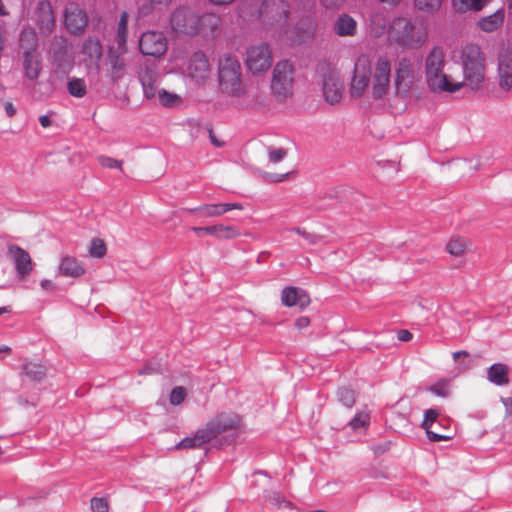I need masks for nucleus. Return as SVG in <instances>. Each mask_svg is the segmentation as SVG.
<instances>
[{
  "label": "nucleus",
  "mask_w": 512,
  "mask_h": 512,
  "mask_svg": "<svg viewBox=\"0 0 512 512\" xmlns=\"http://www.w3.org/2000/svg\"><path fill=\"white\" fill-rule=\"evenodd\" d=\"M450 382L447 379H439L434 384L430 385L427 390L431 393L440 396V397H448L450 394Z\"/></svg>",
  "instance_id": "36"
},
{
  "label": "nucleus",
  "mask_w": 512,
  "mask_h": 512,
  "mask_svg": "<svg viewBox=\"0 0 512 512\" xmlns=\"http://www.w3.org/2000/svg\"><path fill=\"white\" fill-rule=\"evenodd\" d=\"M128 13L122 12L118 26H117V33H116V43L117 48L120 49L121 52H127V35H128Z\"/></svg>",
  "instance_id": "29"
},
{
  "label": "nucleus",
  "mask_w": 512,
  "mask_h": 512,
  "mask_svg": "<svg viewBox=\"0 0 512 512\" xmlns=\"http://www.w3.org/2000/svg\"><path fill=\"white\" fill-rule=\"evenodd\" d=\"M209 134H210V140L215 147H221L223 145L222 142L217 140V138L214 136L213 131L211 129L209 130Z\"/></svg>",
  "instance_id": "61"
},
{
  "label": "nucleus",
  "mask_w": 512,
  "mask_h": 512,
  "mask_svg": "<svg viewBox=\"0 0 512 512\" xmlns=\"http://www.w3.org/2000/svg\"><path fill=\"white\" fill-rule=\"evenodd\" d=\"M139 49L143 55L159 57L167 50V40L159 32H145L140 37Z\"/></svg>",
  "instance_id": "15"
},
{
  "label": "nucleus",
  "mask_w": 512,
  "mask_h": 512,
  "mask_svg": "<svg viewBox=\"0 0 512 512\" xmlns=\"http://www.w3.org/2000/svg\"><path fill=\"white\" fill-rule=\"evenodd\" d=\"M218 79L221 90L230 96L240 97L244 90L241 81V67L232 55H224L219 61Z\"/></svg>",
  "instance_id": "6"
},
{
  "label": "nucleus",
  "mask_w": 512,
  "mask_h": 512,
  "mask_svg": "<svg viewBox=\"0 0 512 512\" xmlns=\"http://www.w3.org/2000/svg\"><path fill=\"white\" fill-rule=\"evenodd\" d=\"M241 427V417L235 413H220L208 421L205 426L198 428L192 436L179 441L174 449H199L208 444L221 433L237 431Z\"/></svg>",
  "instance_id": "3"
},
{
  "label": "nucleus",
  "mask_w": 512,
  "mask_h": 512,
  "mask_svg": "<svg viewBox=\"0 0 512 512\" xmlns=\"http://www.w3.org/2000/svg\"><path fill=\"white\" fill-rule=\"evenodd\" d=\"M32 20L42 36H50L56 28V17L49 0H40L32 14Z\"/></svg>",
  "instance_id": "13"
},
{
  "label": "nucleus",
  "mask_w": 512,
  "mask_h": 512,
  "mask_svg": "<svg viewBox=\"0 0 512 512\" xmlns=\"http://www.w3.org/2000/svg\"><path fill=\"white\" fill-rule=\"evenodd\" d=\"M8 255L13 261L17 279L25 280L33 270V262L29 253L18 245L8 247Z\"/></svg>",
  "instance_id": "16"
},
{
  "label": "nucleus",
  "mask_w": 512,
  "mask_h": 512,
  "mask_svg": "<svg viewBox=\"0 0 512 512\" xmlns=\"http://www.w3.org/2000/svg\"><path fill=\"white\" fill-rule=\"evenodd\" d=\"M186 395V390L182 386H176L170 392L169 402L174 406L180 405L184 402Z\"/></svg>",
  "instance_id": "44"
},
{
  "label": "nucleus",
  "mask_w": 512,
  "mask_h": 512,
  "mask_svg": "<svg viewBox=\"0 0 512 512\" xmlns=\"http://www.w3.org/2000/svg\"><path fill=\"white\" fill-rule=\"evenodd\" d=\"M215 5H227L232 3L234 0H210Z\"/></svg>",
  "instance_id": "63"
},
{
  "label": "nucleus",
  "mask_w": 512,
  "mask_h": 512,
  "mask_svg": "<svg viewBox=\"0 0 512 512\" xmlns=\"http://www.w3.org/2000/svg\"><path fill=\"white\" fill-rule=\"evenodd\" d=\"M317 72L322 78V90L325 100L331 104H338L343 94V83L339 73L331 69L327 63H319Z\"/></svg>",
  "instance_id": "10"
},
{
  "label": "nucleus",
  "mask_w": 512,
  "mask_h": 512,
  "mask_svg": "<svg viewBox=\"0 0 512 512\" xmlns=\"http://www.w3.org/2000/svg\"><path fill=\"white\" fill-rule=\"evenodd\" d=\"M155 78L154 72L149 69L139 75L143 93L147 99H153L156 96Z\"/></svg>",
  "instance_id": "30"
},
{
  "label": "nucleus",
  "mask_w": 512,
  "mask_h": 512,
  "mask_svg": "<svg viewBox=\"0 0 512 512\" xmlns=\"http://www.w3.org/2000/svg\"><path fill=\"white\" fill-rule=\"evenodd\" d=\"M88 24V16L84 9L76 3H69L64 11V25L74 35H81Z\"/></svg>",
  "instance_id": "14"
},
{
  "label": "nucleus",
  "mask_w": 512,
  "mask_h": 512,
  "mask_svg": "<svg viewBox=\"0 0 512 512\" xmlns=\"http://www.w3.org/2000/svg\"><path fill=\"white\" fill-rule=\"evenodd\" d=\"M272 51L269 44L262 42L246 49L245 64L253 74L267 71L272 65Z\"/></svg>",
  "instance_id": "12"
},
{
  "label": "nucleus",
  "mask_w": 512,
  "mask_h": 512,
  "mask_svg": "<svg viewBox=\"0 0 512 512\" xmlns=\"http://www.w3.org/2000/svg\"><path fill=\"white\" fill-rule=\"evenodd\" d=\"M414 5L419 11L432 14L439 10L442 0H414Z\"/></svg>",
  "instance_id": "35"
},
{
  "label": "nucleus",
  "mask_w": 512,
  "mask_h": 512,
  "mask_svg": "<svg viewBox=\"0 0 512 512\" xmlns=\"http://www.w3.org/2000/svg\"><path fill=\"white\" fill-rule=\"evenodd\" d=\"M310 325V319L307 316H301L295 320V327L297 329H304Z\"/></svg>",
  "instance_id": "56"
},
{
  "label": "nucleus",
  "mask_w": 512,
  "mask_h": 512,
  "mask_svg": "<svg viewBox=\"0 0 512 512\" xmlns=\"http://www.w3.org/2000/svg\"><path fill=\"white\" fill-rule=\"evenodd\" d=\"M502 403L504 404V406L506 408H510V407H512V398L511 397L502 398Z\"/></svg>",
  "instance_id": "64"
},
{
  "label": "nucleus",
  "mask_w": 512,
  "mask_h": 512,
  "mask_svg": "<svg viewBox=\"0 0 512 512\" xmlns=\"http://www.w3.org/2000/svg\"><path fill=\"white\" fill-rule=\"evenodd\" d=\"M390 447H391V442L386 441L382 444L373 446L372 450L375 455L379 456V455H383L384 453H386L390 449Z\"/></svg>",
  "instance_id": "53"
},
{
  "label": "nucleus",
  "mask_w": 512,
  "mask_h": 512,
  "mask_svg": "<svg viewBox=\"0 0 512 512\" xmlns=\"http://www.w3.org/2000/svg\"><path fill=\"white\" fill-rule=\"evenodd\" d=\"M281 301L286 307H299L303 309L310 304L311 299L304 289L295 286H288L281 292Z\"/></svg>",
  "instance_id": "18"
},
{
  "label": "nucleus",
  "mask_w": 512,
  "mask_h": 512,
  "mask_svg": "<svg viewBox=\"0 0 512 512\" xmlns=\"http://www.w3.org/2000/svg\"><path fill=\"white\" fill-rule=\"evenodd\" d=\"M291 231L303 237L310 245L319 244L323 240V236L315 233H309L306 230L299 227L292 228Z\"/></svg>",
  "instance_id": "43"
},
{
  "label": "nucleus",
  "mask_w": 512,
  "mask_h": 512,
  "mask_svg": "<svg viewBox=\"0 0 512 512\" xmlns=\"http://www.w3.org/2000/svg\"><path fill=\"white\" fill-rule=\"evenodd\" d=\"M290 6L285 0H264L260 10L263 24L270 28H277L281 33L287 34V21Z\"/></svg>",
  "instance_id": "8"
},
{
  "label": "nucleus",
  "mask_w": 512,
  "mask_h": 512,
  "mask_svg": "<svg viewBox=\"0 0 512 512\" xmlns=\"http://www.w3.org/2000/svg\"><path fill=\"white\" fill-rule=\"evenodd\" d=\"M309 33H310V30L309 31L305 30V31L302 32V34L297 32L296 37H291V41L292 42H300V40L304 36V34H309Z\"/></svg>",
  "instance_id": "62"
},
{
  "label": "nucleus",
  "mask_w": 512,
  "mask_h": 512,
  "mask_svg": "<svg viewBox=\"0 0 512 512\" xmlns=\"http://www.w3.org/2000/svg\"><path fill=\"white\" fill-rule=\"evenodd\" d=\"M397 338L402 342H408L412 340L413 335L409 330L401 329L397 332Z\"/></svg>",
  "instance_id": "55"
},
{
  "label": "nucleus",
  "mask_w": 512,
  "mask_h": 512,
  "mask_svg": "<svg viewBox=\"0 0 512 512\" xmlns=\"http://www.w3.org/2000/svg\"><path fill=\"white\" fill-rule=\"evenodd\" d=\"M4 110L8 117H13L16 114V108L12 102H5Z\"/></svg>",
  "instance_id": "57"
},
{
  "label": "nucleus",
  "mask_w": 512,
  "mask_h": 512,
  "mask_svg": "<svg viewBox=\"0 0 512 512\" xmlns=\"http://www.w3.org/2000/svg\"><path fill=\"white\" fill-rule=\"evenodd\" d=\"M39 122L43 128H48L51 126L52 121L48 115H42L39 117Z\"/></svg>",
  "instance_id": "58"
},
{
  "label": "nucleus",
  "mask_w": 512,
  "mask_h": 512,
  "mask_svg": "<svg viewBox=\"0 0 512 512\" xmlns=\"http://www.w3.org/2000/svg\"><path fill=\"white\" fill-rule=\"evenodd\" d=\"M268 155H269L270 162L278 163V162L282 161L286 157L287 151L284 148L269 147L268 148Z\"/></svg>",
  "instance_id": "47"
},
{
  "label": "nucleus",
  "mask_w": 512,
  "mask_h": 512,
  "mask_svg": "<svg viewBox=\"0 0 512 512\" xmlns=\"http://www.w3.org/2000/svg\"><path fill=\"white\" fill-rule=\"evenodd\" d=\"M438 415V411L435 409L426 410L424 413L423 422L421 424L422 428H424L425 430L430 429L432 425L436 422Z\"/></svg>",
  "instance_id": "46"
},
{
  "label": "nucleus",
  "mask_w": 512,
  "mask_h": 512,
  "mask_svg": "<svg viewBox=\"0 0 512 512\" xmlns=\"http://www.w3.org/2000/svg\"><path fill=\"white\" fill-rule=\"evenodd\" d=\"M460 357H463V359L459 362V365L462 370L471 369L475 365L468 351L460 350L453 353V359L455 361H457Z\"/></svg>",
  "instance_id": "42"
},
{
  "label": "nucleus",
  "mask_w": 512,
  "mask_h": 512,
  "mask_svg": "<svg viewBox=\"0 0 512 512\" xmlns=\"http://www.w3.org/2000/svg\"><path fill=\"white\" fill-rule=\"evenodd\" d=\"M98 162L104 168L119 169L120 171H123L122 161L112 157L101 155L98 157Z\"/></svg>",
  "instance_id": "45"
},
{
  "label": "nucleus",
  "mask_w": 512,
  "mask_h": 512,
  "mask_svg": "<svg viewBox=\"0 0 512 512\" xmlns=\"http://www.w3.org/2000/svg\"><path fill=\"white\" fill-rule=\"evenodd\" d=\"M59 271L61 275L71 278H78L85 273V269L79 263V261L70 256L64 257L59 265Z\"/></svg>",
  "instance_id": "26"
},
{
  "label": "nucleus",
  "mask_w": 512,
  "mask_h": 512,
  "mask_svg": "<svg viewBox=\"0 0 512 512\" xmlns=\"http://www.w3.org/2000/svg\"><path fill=\"white\" fill-rule=\"evenodd\" d=\"M240 236V231L237 227L233 225H217V232L215 237L218 239H234Z\"/></svg>",
  "instance_id": "37"
},
{
  "label": "nucleus",
  "mask_w": 512,
  "mask_h": 512,
  "mask_svg": "<svg viewBox=\"0 0 512 512\" xmlns=\"http://www.w3.org/2000/svg\"><path fill=\"white\" fill-rule=\"evenodd\" d=\"M40 286L44 289V290H54V284L52 283L51 280H48V279H43L41 282H40Z\"/></svg>",
  "instance_id": "60"
},
{
  "label": "nucleus",
  "mask_w": 512,
  "mask_h": 512,
  "mask_svg": "<svg viewBox=\"0 0 512 512\" xmlns=\"http://www.w3.org/2000/svg\"><path fill=\"white\" fill-rule=\"evenodd\" d=\"M338 400L347 408H352L355 404V392L352 389L342 387L337 392Z\"/></svg>",
  "instance_id": "39"
},
{
  "label": "nucleus",
  "mask_w": 512,
  "mask_h": 512,
  "mask_svg": "<svg viewBox=\"0 0 512 512\" xmlns=\"http://www.w3.org/2000/svg\"><path fill=\"white\" fill-rule=\"evenodd\" d=\"M269 500L278 507H292V503L286 500L280 493L277 492L272 493V495L269 497Z\"/></svg>",
  "instance_id": "49"
},
{
  "label": "nucleus",
  "mask_w": 512,
  "mask_h": 512,
  "mask_svg": "<svg viewBox=\"0 0 512 512\" xmlns=\"http://www.w3.org/2000/svg\"><path fill=\"white\" fill-rule=\"evenodd\" d=\"M425 431H426L427 438L431 442L448 441L452 438V436H449V435H443V434L436 433V432L432 431L431 428L426 429Z\"/></svg>",
  "instance_id": "50"
},
{
  "label": "nucleus",
  "mask_w": 512,
  "mask_h": 512,
  "mask_svg": "<svg viewBox=\"0 0 512 512\" xmlns=\"http://www.w3.org/2000/svg\"><path fill=\"white\" fill-rule=\"evenodd\" d=\"M192 230L199 236L202 235V233L215 236L217 232V225H211L206 227H193Z\"/></svg>",
  "instance_id": "51"
},
{
  "label": "nucleus",
  "mask_w": 512,
  "mask_h": 512,
  "mask_svg": "<svg viewBox=\"0 0 512 512\" xmlns=\"http://www.w3.org/2000/svg\"><path fill=\"white\" fill-rule=\"evenodd\" d=\"M243 205L241 203H217V204H203L194 209L192 212H198L206 217H216L225 214L231 210H242Z\"/></svg>",
  "instance_id": "22"
},
{
  "label": "nucleus",
  "mask_w": 512,
  "mask_h": 512,
  "mask_svg": "<svg viewBox=\"0 0 512 512\" xmlns=\"http://www.w3.org/2000/svg\"><path fill=\"white\" fill-rule=\"evenodd\" d=\"M90 503L93 512H107L109 509L108 501L105 498L94 497Z\"/></svg>",
  "instance_id": "48"
},
{
  "label": "nucleus",
  "mask_w": 512,
  "mask_h": 512,
  "mask_svg": "<svg viewBox=\"0 0 512 512\" xmlns=\"http://www.w3.org/2000/svg\"><path fill=\"white\" fill-rule=\"evenodd\" d=\"M126 52H121L119 48L114 49L110 47L107 53V64L109 65V76L111 80L116 83L125 76L126 62L123 55Z\"/></svg>",
  "instance_id": "19"
},
{
  "label": "nucleus",
  "mask_w": 512,
  "mask_h": 512,
  "mask_svg": "<svg viewBox=\"0 0 512 512\" xmlns=\"http://www.w3.org/2000/svg\"><path fill=\"white\" fill-rule=\"evenodd\" d=\"M322 5L327 9H338L341 7L345 0H320Z\"/></svg>",
  "instance_id": "54"
},
{
  "label": "nucleus",
  "mask_w": 512,
  "mask_h": 512,
  "mask_svg": "<svg viewBox=\"0 0 512 512\" xmlns=\"http://www.w3.org/2000/svg\"><path fill=\"white\" fill-rule=\"evenodd\" d=\"M82 53L91 60H100L102 56V44L97 37L87 38L82 45Z\"/></svg>",
  "instance_id": "31"
},
{
  "label": "nucleus",
  "mask_w": 512,
  "mask_h": 512,
  "mask_svg": "<svg viewBox=\"0 0 512 512\" xmlns=\"http://www.w3.org/2000/svg\"><path fill=\"white\" fill-rule=\"evenodd\" d=\"M504 17V10L498 9L493 14L480 18L477 22V25L481 30L485 32H493L503 24Z\"/></svg>",
  "instance_id": "28"
},
{
  "label": "nucleus",
  "mask_w": 512,
  "mask_h": 512,
  "mask_svg": "<svg viewBox=\"0 0 512 512\" xmlns=\"http://www.w3.org/2000/svg\"><path fill=\"white\" fill-rule=\"evenodd\" d=\"M158 99L159 103L166 107L175 106L180 102V98L176 94L169 93L165 89L158 91Z\"/></svg>",
  "instance_id": "41"
},
{
  "label": "nucleus",
  "mask_w": 512,
  "mask_h": 512,
  "mask_svg": "<svg viewBox=\"0 0 512 512\" xmlns=\"http://www.w3.org/2000/svg\"><path fill=\"white\" fill-rule=\"evenodd\" d=\"M67 89L69 94L76 98H82L87 93L86 83L81 78H71L67 83Z\"/></svg>",
  "instance_id": "33"
},
{
  "label": "nucleus",
  "mask_w": 512,
  "mask_h": 512,
  "mask_svg": "<svg viewBox=\"0 0 512 512\" xmlns=\"http://www.w3.org/2000/svg\"><path fill=\"white\" fill-rule=\"evenodd\" d=\"M418 64L406 57L395 64L394 87L396 96L407 97L418 81Z\"/></svg>",
  "instance_id": "9"
},
{
  "label": "nucleus",
  "mask_w": 512,
  "mask_h": 512,
  "mask_svg": "<svg viewBox=\"0 0 512 512\" xmlns=\"http://www.w3.org/2000/svg\"><path fill=\"white\" fill-rule=\"evenodd\" d=\"M171 30L179 37L215 38L222 29L220 16L214 13L199 14L192 8L180 6L174 9L169 18Z\"/></svg>",
  "instance_id": "2"
},
{
  "label": "nucleus",
  "mask_w": 512,
  "mask_h": 512,
  "mask_svg": "<svg viewBox=\"0 0 512 512\" xmlns=\"http://www.w3.org/2000/svg\"><path fill=\"white\" fill-rule=\"evenodd\" d=\"M333 31L340 37L354 36L357 32V22L352 16L344 13L334 22Z\"/></svg>",
  "instance_id": "25"
},
{
  "label": "nucleus",
  "mask_w": 512,
  "mask_h": 512,
  "mask_svg": "<svg viewBox=\"0 0 512 512\" xmlns=\"http://www.w3.org/2000/svg\"><path fill=\"white\" fill-rule=\"evenodd\" d=\"M391 78V63L385 56H378L372 64L369 56L361 54L355 64L350 84L352 98H360L371 83L374 100H382L388 93Z\"/></svg>",
  "instance_id": "1"
},
{
  "label": "nucleus",
  "mask_w": 512,
  "mask_h": 512,
  "mask_svg": "<svg viewBox=\"0 0 512 512\" xmlns=\"http://www.w3.org/2000/svg\"><path fill=\"white\" fill-rule=\"evenodd\" d=\"M396 40L403 46L418 47L424 40L425 35L420 28H417L411 20L401 17L394 20L392 25Z\"/></svg>",
  "instance_id": "11"
},
{
  "label": "nucleus",
  "mask_w": 512,
  "mask_h": 512,
  "mask_svg": "<svg viewBox=\"0 0 512 512\" xmlns=\"http://www.w3.org/2000/svg\"><path fill=\"white\" fill-rule=\"evenodd\" d=\"M370 413L364 410H358L354 417L348 422L347 426L351 428L352 431L357 432L359 430L366 431L370 426Z\"/></svg>",
  "instance_id": "32"
},
{
  "label": "nucleus",
  "mask_w": 512,
  "mask_h": 512,
  "mask_svg": "<svg viewBox=\"0 0 512 512\" xmlns=\"http://www.w3.org/2000/svg\"><path fill=\"white\" fill-rule=\"evenodd\" d=\"M487 379L497 386L507 385L509 383L508 367L503 363L492 364L487 370Z\"/></svg>",
  "instance_id": "27"
},
{
  "label": "nucleus",
  "mask_w": 512,
  "mask_h": 512,
  "mask_svg": "<svg viewBox=\"0 0 512 512\" xmlns=\"http://www.w3.org/2000/svg\"><path fill=\"white\" fill-rule=\"evenodd\" d=\"M290 173L287 172V173H284V174H277V173H274V174H267L266 175V180L268 182H271V183H278V182H283L285 181L286 179H288Z\"/></svg>",
  "instance_id": "52"
},
{
  "label": "nucleus",
  "mask_w": 512,
  "mask_h": 512,
  "mask_svg": "<svg viewBox=\"0 0 512 512\" xmlns=\"http://www.w3.org/2000/svg\"><path fill=\"white\" fill-rule=\"evenodd\" d=\"M189 75L196 80H204L209 76V62L202 52H195L189 62Z\"/></svg>",
  "instance_id": "21"
},
{
  "label": "nucleus",
  "mask_w": 512,
  "mask_h": 512,
  "mask_svg": "<svg viewBox=\"0 0 512 512\" xmlns=\"http://www.w3.org/2000/svg\"><path fill=\"white\" fill-rule=\"evenodd\" d=\"M445 54L440 47H434L425 59L427 85L433 92H456L463 87V82H451L444 73Z\"/></svg>",
  "instance_id": "4"
},
{
  "label": "nucleus",
  "mask_w": 512,
  "mask_h": 512,
  "mask_svg": "<svg viewBox=\"0 0 512 512\" xmlns=\"http://www.w3.org/2000/svg\"><path fill=\"white\" fill-rule=\"evenodd\" d=\"M24 75L29 80H35L41 72V62L35 55V47L27 49L23 53Z\"/></svg>",
  "instance_id": "24"
},
{
  "label": "nucleus",
  "mask_w": 512,
  "mask_h": 512,
  "mask_svg": "<svg viewBox=\"0 0 512 512\" xmlns=\"http://www.w3.org/2000/svg\"><path fill=\"white\" fill-rule=\"evenodd\" d=\"M20 375L23 380L40 383L47 375V368L42 364L26 361L20 367Z\"/></svg>",
  "instance_id": "23"
},
{
  "label": "nucleus",
  "mask_w": 512,
  "mask_h": 512,
  "mask_svg": "<svg viewBox=\"0 0 512 512\" xmlns=\"http://www.w3.org/2000/svg\"><path fill=\"white\" fill-rule=\"evenodd\" d=\"M295 69L289 60L277 62L272 71L271 91L279 100L293 95Z\"/></svg>",
  "instance_id": "7"
},
{
  "label": "nucleus",
  "mask_w": 512,
  "mask_h": 512,
  "mask_svg": "<svg viewBox=\"0 0 512 512\" xmlns=\"http://www.w3.org/2000/svg\"><path fill=\"white\" fill-rule=\"evenodd\" d=\"M157 369L154 368L151 364H147L143 369L139 370V374H153L156 373Z\"/></svg>",
  "instance_id": "59"
},
{
  "label": "nucleus",
  "mask_w": 512,
  "mask_h": 512,
  "mask_svg": "<svg viewBox=\"0 0 512 512\" xmlns=\"http://www.w3.org/2000/svg\"><path fill=\"white\" fill-rule=\"evenodd\" d=\"M454 8L459 12L479 11L484 7L485 0H452Z\"/></svg>",
  "instance_id": "34"
},
{
  "label": "nucleus",
  "mask_w": 512,
  "mask_h": 512,
  "mask_svg": "<svg viewBox=\"0 0 512 512\" xmlns=\"http://www.w3.org/2000/svg\"><path fill=\"white\" fill-rule=\"evenodd\" d=\"M107 252V247L104 241L100 238H94L91 240L89 253L92 257L103 258Z\"/></svg>",
  "instance_id": "40"
},
{
  "label": "nucleus",
  "mask_w": 512,
  "mask_h": 512,
  "mask_svg": "<svg viewBox=\"0 0 512 512\" xmlns=\"http://www.w3.org/2000/svg\"><path fill=\"white\" fill-rule=\"evenodd\" d=\"M52 64L61 69L66 64H71V54L68 41L63 36H55L50 47Z\"/></svg>",
  "instance_id": "17"
},
{
  "label": "nucleus",
  "mask_w": 512,
  "mask_h": 512,
  "mask_svg": "<svg viewBox=\"0 0 512 512\" xmlns=\"http://www.w3.org/2000/svg\"><path fill=\"white\" fill-rule=\"evenodd\" d=\"M499 84L502 89L509 90L512 87V51L506 50L498 57Z\"/></svg>",
  "instance_id": "20"
},
{
  "label": "nucleus",
  "mask_w": 512,
  "mask_h": 512,
  "mask_svg": "<svg viewBox=\"0 0 512 512\" xmlns=\"http://www.w3.org/2000/svg\"><path fill=\"white\" fill-rule=\"evenodd\" d=\"M464 83L472 89H479L485 79V57L477 44H467L461 52Z\"/></svg>",
  "instance_id": "5"
},
{
  "label": "nucleus",
  "mask_w": 512,
  "mask_h": 512,
  "mask_svg": "<svg viewBox=\"0 0 512 512\" xmlns=\"http://www.w3.org/2000/svg\"><path fill=\"white\" fill-rule=\"evenodd\" d=\"M446 250L453 256H461L465 253L466 241L460 237L451 239L446 246Z\"/></svg>",
  "instance_id": "38"
}]
</instances>
